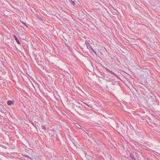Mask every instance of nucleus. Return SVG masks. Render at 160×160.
I'll return each mask as SVG.
<instances>
[{"instance_id": "nucleus-8", "label": "nucleus", "mask_w": 160, "mask_h": 160, "mask_svg": "<svg viewBox=\"0 0 160 160\" xmlns=\"http://www.w3.org/2000/svg\"><path fill=\"white\" fill-rule=\"evenodd\" d=\"M42 127V128L43 129V130H47V128H46V127H45V126H44V125H42V127Z\"/></svg>"}, {"instance_id": "nucleus-10", "label": "nucleus", "mask_w": 160, "mask_h": 160, "mask_svg": "<svg viewBox=\"0 0 160 160\" xmlns=\"http://www.w3.org/2000/svg\"><path fill=\"white\" fill-rule=\"evenodd\" d=\"M22 22L25 25V26L26 27H27V26L26 24L24 22Z\"/></svg>"}, {"instance_id": "nucleus-2", "label": "nucleus", "mask_w": 160, "mask_h": 160, "mask_svg": "<svg viewBox=\"0 0 160 160\" xmlns=\"http://www.w3.org/2000/svg\"><path fill=\"white\" fill-rule=\"evenodd\" d=\"M108 72H110L112 73L115 76H116L117 78L121 80L120 78L118 77V75H117L114 72H113L109 70L108 68H104Z\"/></svg>"}, {"instance_id": "nucleus-5", "label": "nucleus", "mask_w": 160, "mask_h": 160, "mask_svg": "<svg viewBox=\"0 0 160 160\" xmlns=\"http://www.w3.org/2000/svg\"><path fill=\"white\" fill-rule=\"evenodd\" d=\"M37 17L39 20H43V19L42 17L39 16L38 15H36Z\"/></svg>"}, {"instance_id": "nucleus-1", "label": "nucleus", "mask_w": 160, "mask_h": 160, "mask_svg": "<svg viewBox=\"0 0 160 160\" xmlns=\"http://www.w3.org/2000/svg\"><path fill=\"white\" fill-rule=\"evenodd\" d=\"M141 76L143 78H146L148 75V73L147 72V70L146 69H143L141 71Z\"/></svg>"}, {"instance_id": "nucleus-7", "label": "nucleus", "mask_w": 160, "mask_h": 160, "mask_svg": "<svg viewBox=\"0 0 160 160\" xmlns=\"http://www.w3.org/2000/svg\"><path fill=\"white\" fill-rule=\"evenodd\" d=\"M75 125L77 127L79 128H81V126L77 123H75Z\"/></svg>"}, {"instance_id": "nucleus-6", "label": "nucleus", "mask_w": 160, "mask_h": 160, "mask_svg": "<svg viewBox=\"0 0 160 160\" xmlns=\"http://www.w3.org/2000/svg\"><path fill=\"white\" fill-rule=\"evenodd\" d=\"M89 45V47L91 48V50L93 52L95 53V54H96V52L93 49V48H92V47L90 45Z\"/></svg>"}, {"instance_id": "nucleus-13", "label": "nucleus", "mask_w": 160, "mask_h": 160, "mask_svg": "<svg viewBox=\"0 0 160 160\" xmlns=\"http://www.w3.org/2000/svg\"><path fill=\"white\" fill-rule=\"evenodd\" d=\"M89 45H90V44H88L87 45V46L88 48L89 47Z\"/></svg>"}, {"instance_id": "nucleus-9", "label": "nucleus", "mask_w": 160, "mask_h": 160, "mask_svg": "<svg viewBox=\"0 0 160 160\" xmlns=\"http://www.w3.org/2000/svg\"><path fill=\"white\" fill-rule=\"evenodd\" d=\"M24 157H26V158H29V159H32V158H30V157L28 155H25L24 156Z\"/></svg>"}, {"instance_id": "nucleus-4", "label": "nucleus", "mask_w": 160, "mask_h": 160, "mask_svg": "<svg viewBox=\"0 0 160 160\" xmlns=\"http://www.w3.org/2000/svg\"><path fill=\"white\" fill-rule=\"evenodd\" d=\"M13 37L15 39V41L17 42V43L18 44H20V42L19 41L18 38L16 37V35H14Z\"/></svg>"}, {"instance_id": "nucleus-11", "label": "nucleus", "mask_w": 160, "mask_h": 160, "mask_svg": "<svg viewBox=\"0 0 160 160\" xmlns=\"http://www.w3.org/2000/svg\"><path fill=\"white\" fill-rule=\"evenodd\" d=\"M131 157L132 158V160H136L135 159V158H134V157L133 156H131Z\"/></svg>"}, {"instance_id": "nucleus-3", "label": "nucleus", "mask_w": 160, "mask_h": 160, "mask_svg": "<svg viewBox=\"0 0 160 160\" xmlns=\"http://www.w3.org/2000/svg\"><path fill=\"white\" fill-rule=\"evenodd\" d=\"M14 101H8L7 102V104L9 106L11 105L14 103Z\"/></svg>"}, {"instance_id": "nucleus-12", "label": "nucleus", "mask_w": 160, "mask_h": 160, "mask_svg": "<svg viewBox=\"0 0 160 160\" xmlns=\"http://www.w3.org/2000/svg\"><path fill=\"white\" fill-rule=\"evenodd\" d=\"M72 4H73V5H75V2L73 1H72Z\"/></svg>"}]
</instances>
